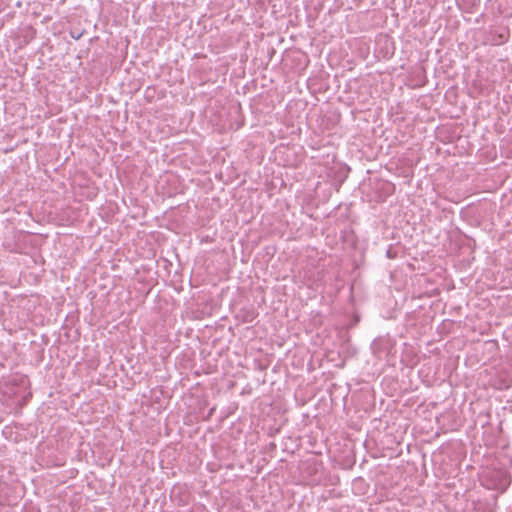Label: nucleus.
Here are the masks:
<instances>
[{
	"instance_id": "obj_1",
	"label": "nucleus",
	"mask_w": 512,
	"mask_h": 512,
	"mask_svg": "<svg viewBox=\"0 0 512 512\" xmlns=\"http://www.w3.org/2000/svg\"><path fill=\"white\" fill-rule=\"evenodd\" d=\"M394 343L389 337H378L371 344L372 352L378 358L390 353Z\"/></svg>"
},
{
	"instance_id": "obj_2",
	"label": "nucleus",
	"mask_w": 512,
	"mask_h": 512,
	"mask_svg": "<svg viewBox=\"0 0 512 512\" xmlns=\"http://www.w3.org/2000/svg\"><path fill=\"white\" fill-rule=\"evenodd\" d=\"M499 40L496 42L497 44H501V43H504L506 42V36L504 34H499Z\"/></svg>"
}]
</instances>
